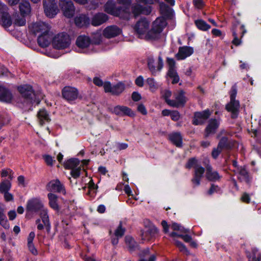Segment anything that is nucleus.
Here are the masks:
<instances>
[{
	"instance_id": "obj_40",
	"label": "nucleus",
	"mask_w": 261,
	"mask_h": 261,
	"mask_svg": "<svg viewBox=\"0 0 261 261\" xmlns=\"http://www.w3.org/2000/svg\"><path fill=\"white\" fill-rule=\"evenodd\" d=\"M149 250L148 248H146L144 250H143L140 254V259H139V261H155V256L154 255H151L149 259L147 260L146 259H144L143 257L146 256L147 254H149Z\"/></svg>"
},
{
	"instance_id": "obj_63",
	"label": "nucleus",
	"mask_w": 261,
	"mask_h": 261,
	"mask_svg": "<svg viewBox=\"0 0 261 261\" xmlns=\"http://www.w3.org/2000/svg\"><path fill=\"white\" fill-rule=\"evenodd\" d=\"M93 83L98 86H102L104 84L102 81L98 77H95L93 79Z\"/></svg>"
},
{
	"instance_id": "obj_7",
	"label": "nucleus",
	"mask_w": 261,
	"mask_h": 261,
	"mask_svg": "<svg viewBox=\"0 0 261 261\" xmlns=\"http://www.w3.org/2000/svg\"><path fill=\"white\" fill-rule=\"evenodd\" d=\"M237 90L235 85L233 86L230 92V101L226 106V110L232 113V117L235 118L237 117L240 108V103L238 100H236Z\"/></svg>"
},
{
	"instance_id": "obj_33",
	"label": "nucleus",
	"mask_w": 261,
	"mask_h": 261,
	"mask_svg": "<svg viewBox=\"0 0 261 261\" xmlns=\"http://www.w3.org/2000/svg\"><path fill=\"white\" fill-rule=\"evenodd\" d=\"M38 118L39 123L43 125L50 121V119L47 112L44 109H41L38 113Z\"/></svg>"
},
{
	"instance_id": "obj_10",
	"label": "nucleus",
	"mask_w": 261,
	"mask_h": 261,
	"mask_svg": "<svg viewBox=\"0 0 261 261\" xmlns=\"http://www.w3.org/2000/svg\"><path fill=\"white\" fill-rule=\"evenodd\" d=\"M18 90L21 93L22 96L24 97L28 102L32 104L39 103V100L34 99L35 97V94L33 91L32 87L29 85H24L18 87Z\"/></svg>"
},
{
	"instance_id": "obj_61",
	"label": "nucleus",
	"mask_w": 261,
	"mask_h": 261,
	"mask_svg": "<svg viewBox=\"0 0 261 261\" xmlns=\"http://www.w3.org/2000/svg\"><path fill=\"white\" fill-rule=\"evenodd\" d=\"M28 247L30 251L34 255L37 254V250L36 249L34 244L28 245Z\"/></svg>"
},
{
	"instance_id": "obj_64",
	"label": "nucleus",
	"mask_w": 261,
	"mask_h": 261,
	"mask_svg": "<svg viewBox=\"0 0 261 261\" xmlns=\"http://www.w3.org/2000/svg\"><path fill=\"white\" fill-rule=\"evenodd\" d=\"M138 110L143 115H146L147 114V111L145 107L142 104H140L138 107Z\"/></svg>"
},
{
	"instance_id": "obj_19",
	"label": "nucleus",
	"mask_w": 261,
	"mask_h": 261,
	"mask_svg": "<svg viewBox=\"0 0 261 261\" xmlns=\"http://www.w3.org/2000/svg\"><path fill=\"white\" fill-rule=\"evenodd\" d=\"M167 63L169 66L168 72V76L172 79L173 84L178 82L179 78L176 72L175 67V61L173 59L167 58Z\"/></svg>"
},
{
	"instance_id": "obj_60",
	"label": "nucleus",
	"mask_w": 261,
	"mask_h": 261,
	"mask_svg": "<svg viewBox=\"0 0 261 261\" xmlns=\"http://www.w3.org/2000/svg\"><path fill=\"white\" fill-rule=\"evenodd\" d=\"M136 84L139 87H142L144 85V79L142 76H138L136 81Z\"/></svg>"
},
{
	"instance_id": "obj_49",
	"label": "nucleus",
	"mask_w": 261,
	"mask_h": 261,
	"mask_svg": "<svg viewBox=\"0 0 261 261\" xmlns=\"http://www.w3.org/2000/svg\"><path fill=\"white\" fill-rule=\"evenodd\" d=\"M1 175H2V177H6V176H8L9 178L10 179H12L13 177L12 171L11 170H10V169H3L2 171Z\"/></svg>"
},
{
	"instance_id": "obj_16",
	"label": "nucleus",
	"mask_w": 261,
	"mask_h": 261,
	"mask_svg": "<svg viewBox=\"0 0 261 261\" xmlns=\"http://www.w3.org/2000/svg\"><path fill=\"white\" fill-rule=\"evenodd\" d=\"M174 99L168 100L167 103L172 107H179L183 106L187 101V98L185 96L183 91H179L174 95Z\"/></svg>"
},
{
	"instance_id": "obj_5",
	"label": "nucleus",
	"mask_w": 261,
	"mask_h": 261,
	"mask_svg": "<svg viewBox=\"0 0 261 261\" xmlns=\"http://www.w3.org/2000/svg\"><path fill=\"white\" fill-rule=\"evenodd\" d=\"M186 167L187 168L192 167L195 168L194 175L192 181L194 185L199 186L200 184L201 178L204 172V168L197 165V161L195 158H192L188 161L186 164Z\"/></svg>"
},
{
	"instance_id": "obj_56",
	"label": "nucleus",
	"mask_w": 261,
	"mask_h": 261,
	"mask_svg": "<svg viewBox=\"0 0 261 261\" xmlns=\"http://www.w3.org/2000/svg\"><path fill=\"white\" fill-rule=\"evenodd\" d=\"M103 86L106 92L111 93L113 86L111 85L110 82L104 83Z\"/></svg>"
},
{
	"instance_id": "obj_62",
	"label": "nucleus",
	"mask_w": 261,
	"mask_h": 261,
	"mask_svg": "<svg viewBox=\"0 0 261 261\" xmlns=\"http://www.w3.org/2000/svg\"><path fill=\"white\" fill-rule=\"evenodd\" d=\"M178 237L182 238L184 241L187 243H190L192 240V237L188 234L183 235V234H179L178 235Z\"/></svg>"
},
{
	"instance_id": "obj_11",
	"label": "nucleus",
	"mask_w": 261,
	"mask_h": 261,
	"mask_svg": "<svg viewBox=\"0 0 261 261\" xmlns=\"http://www.w3.org/2000/svg\"><path fill=\"white\" fill-rule=\"evenodd\" d=\"M147 65L151 74L155 75L162 70L163 67V61L160 56L156 60L153 57H149L147 60Z\"/></svg>"
},
{
	"instance_id": "obj_23",
	"label": "nucleus",
	"mask_w": 261,
	"mask_h": 261,
	"mask_svg": "<svg viewBox=\"0 0 261 261\" xmlns=\"http://www.w3.org/2000/svg\"><path fill=\"white\" fill-rule=\"evenodd\" d=\"M53 39L52 33L50 30L48 32L38 36L37 41L40 46L45 47L50 44L51 41H53Z\"/></svg>"
},
{
	"instance_id": "obj_34",
	"label": "nucleus",
	"mask_w": 261,
	"mask_h": 261,
	"mask_svg": "<svg viewBox=\"0 0 261 261\" xmlns=\"http://www.w3.org/2000/svg\"><path fill=\"white\" fill-rule=\"evenodd\" d=\"M234 171L238 174V178L240 180L246 182L249 181L248 172L245 167H238Z\"/></svg>"
},
{
	"instance_id": "obj_32",
	"label": "nucleus",
	"mask_w": 261,
	"mask_h": 261,
	"mask_svg": "<svg viewBox=\"0 0 261 261\" xmlns=\"http://www.w3.org/2000/svg\"><path fill=\"white\" fill-rule=\"evenodd\" d=\"M170 141L177 147L182 146V138L179 133H172L169 135Z\"/></svg>"
},
{
	"instance_id": "obj_27",
	"label": "nucleus",
	"mask_w": 261,
	"mask_h": 261,
	"mask_svg": "<svg viewBox=\"0 0 261 261\" xmlns=\"http://www.w3.org/2000/svg\"><path fill=\"white\" fill-rule=\"evenodd\" d=\"M219 121L215 119H211L205 130V137H208L212 134H214L219 125Z\"/></svg>"
},
{
	"instance_id": "obj_18",
	"label": "nucleus",
	"mask_w": 261,
	"mask_h": 261,
	"mask_svg": "<svg viewBox=\"0 0 261 261\" xmlns=\"http://www.w3.org/2000/svg\"><path fill=\"white\" fill-rule=\"evenodd\" d=\"M211 113V112L208 109L205 110L202 112L195 113L193 123L195 125L203 124L209 118Z\"/></svg>"
},
{
	"instance_id": "obj_39",
	"label": "nucleus",
	"mask_w": 261,
	"mask_h": 261,
	"mask_svg": "<svg viewBox=\"0 0 261 261\" xmlns=\"http://www.w3.org/2000/svg\"><path fill=\"white\" fill-rule=\"evenodd\" d=\"M11 184L9 180H4L0 184V192L6 193L10 190Z\"/></svg>"
},
{
	"instance_id": "obj_58",
	"label": "nucleus",
	"mask_w": 261,
	"mask_h": 261,
	"mask_svg": "<svg viewBox=\"0 0 261 261\" xmlns=\"http://www.w3.org/2000/svg\"><path fill=\"white\" fill-rule=\"evenodd\" d=\"M170 116L171 119L174 121L178 120L180 118V115L178 112L174 111L171 112Z\"/></svg>"
},
{
	"instance_id": "obj_37",
	"label": "nucleus",
	"mask_w": 261,
	"mask_h": 261,
	"mask_svg": "<svg viewBox=\"0 0 261 261\" xmlns=\"http://www.w3.org/2000/svg\"><path fill=\"white\" fill-rule=\"evenodd\" d=\"M195 23L198 29L203 31H207L211 28V26L202 19L196 20Z\"/></svg>"
},
{
	"instance_id": "obj_28",
	"label": "nucleus",
	"mask_w": 261,
	"mask_h": 261,
	"mask_svg": "<svg viewBox=\"0 0 261 261\" xmlns=\"http://www.w3.org/2000/svg\"><path fill=\"white\" fill-rule=\"evenodd\" d=\"M108 19V17L106 14L99 13L93 17L91 20V24L93 26H98L105 22Z\"/></svg>"
},
{
	"instance_id": "obj_46",
	"label": "nucleus",
	"mask_w": 261,
	"mask_h": 261,
	"mask_svg": "<svg viewBox=\"0 0 261 261\" xmlns=\"http://www.w3.org/2000/svg\"><path fill=\"white\" fill-rule=\"evenodd\" d=\"M146 83L149 85V88L151 91L156 90L159 87V85L153 78H148L146 80Z\"/></svg>"
},
{
	"instance_id": "obj_51",
	"label": "nucleus",
	"mask_w": 261,
	"mask_h": 261,
	"mask_svg": "<svg viewBox=\"0 0 261 261\" xmlns=\"http://www.w3.org/2000/svg\"><path fill=\"white\" fill-rule=\"evenodd\" d=\"M161 93L162 96L165 99L167 103L168 100H171L170 99H169V98L171 95V92L170 91H169V90H164L162 91Z\"/></svg>"
},
{
	"instance_id": "obj_54",
	"label": "nucleus",
	"mask_w": 261,
	"mask_h": 261,
	"mask_svg": "<svg viewBox=\"0 0 261 261\" xmlns=\"http://www.w3.org/2000/svg\"><path fill=\"white\" fill-rule=\"evenodd\" d=\"M43 159L48 165H52L54 162L53 158L48 155H43Z\"/></svg>"
},
{
	"instance_id": "obj_15",
	"label": "nucleus",
	"mask_w": 261,
	"mask_h": 261,
	"mask_svg": "<svg viewBox=\"0 0 261 261\" xmlns=\"http://www.w3.org/2000/svg\"><path fill=\"white\" fill-rule=\"evenodd\" d=\"M0 24L5 28H8L12 24V20L8 13V8L6 5L0 1Z\"/></svg>"
},
{
	"instance_id": "obj_52",
	"label": "nucleus",
	"mask_w": 261,
	"mask_h": 261,
	"mask_svg": "<svg viewBox=\"0 0 261 261\" xmlns=\"http://www.w3.org/2000/svg\"><path fill=\"white\" fill-rule=\"evenodd\" d=\"M233 36L234 37L233 40L232 41L233 44L236 45H240L241 44V41L238 38L237 31L234 29H233Z\"/></svg>"
},
{
	"instance_id": "obj_29",
	"label": "nucleus",
	"mask_w": 261,
	"mask_h": 261,
	"mask_svg": "<svg viewBox=\"0 0 261 261\" xmlns=\"http://www.w3.org/2000/svg\"><path fill=\"white\" fill-rule=\"evenodd\" d=\"M12 99V95L9 90L0 86V101L10 102Z\"/></svg>"
},
{
	"instance_id": "obj_36",
	"label": "nucleus",
	"mask_w": 261,
	"mask_h": 261,
	"mask_svg": "<svg viewBox=\"0 0 261 261\" xmlns=\"http://www.w3.org/2000/svg\"><path fill=\"white\" fill-rule=\"evenodd\" d=\"M39 213L40 217L44 225L46 227H49L50 223L47 209L44 207Z\"/></svg>"
},
{
	"instance_id": "obj_3",
	"label": "nucleus",
	"mask_w": 261,
	"mask_h": 261,
	"mask_svg": "<svg viewBox=\"0 0 261 261\" xmlns=\"http://www.w3.org/2000/svg\"><path fill=\"white\" fill-rule=\"evenodd\" d=\"M89 162V160H84L81 163L77 159H71L65 163L64 166L67 169H71L70 174L72 177L77 178L81 174L82 166L87 165Z\"/></svg>"
},
{
	"instance_id": "obj_41",
	"label": "nucleus",
	"mask_w": 261,
	"mask_h": 261,
	"mask_svg": "<svg viewBox=\"0 0 261 261\" xmlns=\"http://www.w3.org/2000/svg\"><path fill=\"white\" fill-rule=\"evenodd\" d=\"M125 243L130 250L135 249L137 246L136 242L130 236H126L125 237Z\"/></svg>"
},
{
	"instance_id": "obj_35",
	"label": "nucleus",
	"mask_w": 261,
	"mask_h": 261,
	"mask_svg": "<svg viewBox=\"0 0 261 261\" xmlns=\"http://www.w3.org/2000/svg\"><path fill=\"white\" fill-rule=\"evenodd\" d=\"M49 206L55 210H59V205L57 202L58 197L56 195L49 193L48 194Z\"/></svg>"
},
{
	"instance_id": "obj_44",
	"label": "nucleus",
	"mask_w": 261,
	"mask_h": 261,
	"mask_svg": "<svg viewBox=\"0 0 261 261\" xmlns=\"http://www.w3.org/2000/svg\"><path fill=\"white\" fill-rule=\"evenodd\" d=\"M222 192V191L219 186L212 184L211 188L207 192V194L212 195L214 193L221 194Z\"/></svg>"
},
{
	"instance_id": "obj_45",
	"label": "nucleus",
	"mask_w": 261,
	"mask_h": 261,
	"mask_svg": "<svg viewBox=\"0 0 261 261\" xmlns=\"http://www.w3.org/2000/svg\"><path fill=\"white\" fill-rule=\"evenodd\" d=\"M174 244L178 248L180 251L183 252L186 254H189V252L188 250L187 249L185 245L181 242L177 240H174Z\"/></svg>"
},
{
	"instance_id": "obj_25",
	"label": "nucleus",
	"mask_w": 261,
	"mask_h": 261,
	"mask_svg": "<svg viewBox=\"0 0 261 261\" xmlns=\"http://www.w3.org/2000/svg\"><path fill=\"white\" fill-rule=\"evenodd\" d=\"M194 52L192 47L184 46L179 48L178 51L176 55L177 60H184L190 56Z\"/></svg>"
},
{
	"instance_id": "obj_55",
	"label": "nucleus",
	"mask_w": 261,
	"mask_h": 261,
	"mask_svg": "<svg viewBox=\"0 0 261 261\" xmlns=\"http://www.w3.org/2000/svg\"><path fill=\"white\" fill-rule=\"evenodd\" d=\"M258 250L256 248H254L252 249L253 254L248 255V260L249 261H258L256 259V257L255 256V253L257 252Z\"/></svg>"
},
{
	"instance_id": "obj_31",
	"label": "nucleus",
	"mask_w": 261,
	"mask_h": 261,
	"mask_svg": "<svg viewBox=\"0 0 261 261\" xmlns=\"http://www.w3.org/2000/svg\"><path fill=\"white\" fill-rule=\"evenodd\" d=\"M75 23L78 27L87 26L90 23L89 18L85 15H80L75 18Z\"/></svg>"
},
{
	"instance_id": "obj_57",
	"label": "nucleus",
	"mask_w": 261,
	"mask_h": 261,
	"mask_svg": "<svg viewBox=\"0 0 261 261\" xmlns=\"http://www.w3.org/2000/svg\"><path fill=\"white\" fill-rule=\"evenodd\" d=\"M222 148H219V146H218L217 148H214L213 149L212 153V156L214 159H216L218 157V156L219 155V154L221 152V151H222Z\"/></svg>"
},
{
	"instance_id": "obj_50",
	"label": "nucleus",
	"mask_w": 261,
	"mask_h": 261,
	"mask_svg": "<svg viewBox=\"0 0 261 261\" xmlns=\"http://www.w3.org/2000/svg\"><path fill=\"white\" fill-rule=\"evenodd\" d=\"M125 229L122 228L121 225H119L115 231V236L117 238H121L124 234Z\"/></svg>"
},
{
	"instance_id": "obj_48",
	"label": "nucleus",
	"mask_w": 261,
	"mask_h": 261,
	"mask_svg": "<svg viewBox=\"0 0 261 261\" xmlns=\"http://www.w3.org/2000/svg\"><path fill=\"white\" fill-rule=\"evenodd\" d=\"M25 16H17L14 20V24L18 26L24 25L26 23Z\"/></svg>"
},
{
	"instance_id": "obj_38",
	"label": "nucleus",
	"mask_w": 261,
	"mask_h": 261,
	"mask_svg": "<svg viewBox=\"0 0 261 261\" xmlns=\"http://www.w3.org/2000/svg\"><path fill=\"white\" fill-rule=\"evenodd\" d=\"M124 88V85L122 83H118L113 86L111 93L113 95H118L123 91Z\"/></svg>"
},
{
	"instance_id": "obj_53",
	"label": "nucleus",
	"mask_w": 261,
	"mask_h": 261,
	"mask_svg": "<svg viewBox=\"0 0 261 261\" xmlns=\"http://www.w3.org/2000/svg\"><path fill=\"white\" fill-rule=\"evenodd\" d=\"M227 138L225 137H222L219 144H218V145L219 146V148H222V149L225 147L227 145Z\"/></svg>"
},
{
	"instance_id": "obj_13",
	"label": "nucleus",
	"mask_w": 261,
	"mask_h": 261,
	"mask_svg": "<svg viewBox=\"0 0 261 261\" xmlns=\"http://www.w3.org/2000/svg\"><path fill=\"white\" fill-rule=\"evenodd\" d=\"M105 11L111 15L127 18V16H123V13H125L126 11L116 8L115 7V3L113 0H109L107 2L105 6Z\"/></svg>"
},
{
	"instance_id": "obj_12",
	"label": "nucleus",
	"mask_w": 261,
	"mask_h": 261,
	"mask_svg": "<svg viewBox=\"0 0 261 261\" xmlns=\"http://www.w3.org/2000/svg\"><path fill=\"white\" fill-rule=\"evenodd\" d=\"M59 6L66 17L71 18L74 15L75 8L71 1L59 0Z\"/></svg>"
},
{
	"instance_id": "obj_1",
	"label": "nucleus",
	"mask_w": 261,
	"mask_h": 261,
	"mask_svg": "<svg viewBox=\"0 0 261 261\" xmlns=\"http://www.w3.org/2000/svg\"><path fill=\"white\" fill-rule=\"evenodd\" d=\"M166 25L167 22L164 17H158L153 21L151 29H149L150 22L146 18H143L136 22L134 29L140 38L147 40H156L160 37L161 33Z\"/></svg>"
},
{
	"instance_id": "obj_24",
	"label": "nucleus",
	"mask_w": 261,
	"mask_h": 261,
	"mask_svg": "<svg viewBox=\"0 0 261 261\" xmlns=\"http://www.w3.org/2000/svg\"><path fill=\"white\" fill-rule=\"evenodd\" d=\"M47 189L50 192L65 194L64 188L58 179L50 181L47 185Z\"/></svg>"
},
{
	"instance_id": "obj_47",
	"label": "nucleus",
	"mask_w": 261,
	"mask_h": 261,
	"mask_svg": "<svg viewBox=\"0 0 261 261\" xmlns=\"http://www.w3.org/2000/svg\"><path fill=\"white\" fill-rule=\"evenodd\" d=\"M97 186L95 185L92 179H90L89 182V192L88 194H91L92 196H94L96 193V190L97 189Z\"/></svg>"
},
{
	"instance_id": "obj_20",
	"label": "nucleus",
	"mask_w": 261,
	"mask_h": 261,
	"mask_svg": "<svg viewBox=\"0 0 261 261\" xmlns=\"http://www.w3.org/2000/svg\"><path fill=\"white\" fill-rule=\"evenodd\" d=\"M157 232L156 228L150 223L148 226H145V229L142 232V239L144 241H149L154 237Z\"/></svg>"
},
{
	"instance_id": "obj_42",
	"label": "nucleus",
	"mask_w": 261,
	"mask_h": 261,
	"mask_svg": "<svg viewBox=\"0 0 261 261\" xmlns=\"http://www.w3.org/2000/svg\"><path fill=\"white\" fill-rule=\"evenodd\" d=\"M102 36L100 32H97L93 34L92 43L95 47V45L100 44L102 41Z\"/></svg>"
},
{
	"instance_id": "obj_8",
	"label": "nucleus",
	"mask_w": 261,
	"mask_h": 261,
	"mask_svg": "<svg viewBox=\"0 0 261 261\" xmlns=\"http://www.w3.org/2000/svg\"><path fill=\"white\" fill-rule=\"evenodd\" d=\"M29 30L32 34L38 36L48 32L50 30V26L45 22L38 21L30 24Z\"/></svg>"
},
{
	"instance_id": "obj_59",
	"label": "nucleus",
	"mask_w": 261,
	"mask_h": 261,
	"mask_svg": "<svg viewBox=\"0 0 261 261\" xmlns=\"http://www.w3.org/2000/svg\"><path fill=\"white\" fill-rule=\"evenodd\" d=\"M35 236V232L33 231L31 232L27 239L28 245L33 244V242Z\"/></svg>"
},
{
	"instance_id": "obj_6",
	"label": "nucleus",
	"mask_w": 261,
	"mask_h": 261,
	"mask_svg": "<svg viewBox=\"0 0 261 261\" xmlns=\"http://www.w3.org/2000/svg\"><path fill=\"white\" fill-rule=\"evenodd\" d=\"M71 44V39L69 36L66 33H60L53 39V45L55 48L64 49L69 47Z\"/></svg>"
},
{
	"instance_id": "obj_43",
	"label": "nucleus",
	"mask_w": 261,
	"mask_h": 261,
	"mask_svg": "<svg viewBox=\"0 0 261 261\" xmlns=\"http://www.w3.org/2000/svg\"><path fill=\"white\" fill-rule=\"evenodd\" d=\"M171 228L173 230H176L179 232L186 233L189 231V229H186L182 226L180 225L179 224L176 223H172L171 225Z\"/></svg>"
},
{
	"instance_id": "obj_26",
	"label": "nucleus",
	"mask_w": 261,
	"mask_h": 261,
	"mask_svg": "<svg viewBox=\"0 0 261 261\" xmlns=\"http://www.w3.org/2000/svg\"><path fill=\"white\" fill-rule=\"evenodd\" d=\"M111 111L113 113L119 116H123L124 115L129 116H135L134 113L131 109L125 106H117L114 107Z\"/></svg>"
},
{
	"instance_id": "obj_22",
	"label": "nucleus",
	"mask_w": 261,
	"mask_h": 261,
	"mask_svg": "<svg viewBox=\"0 0 261 261\" xmlns=\"http://www.w3.org/2000/svg\"><path fill=\"white\" fill-rule=\"evenodd\" d=\"M208 161L206 160L204 162V164L206 165V174L205 176L206 178L212 181H216L219 180L221 178V176L219 175V174L216 171H214L212 169V167L209 165H207V163H208Z\"/></svg>"
},
{
	"instance_id": "obj_14",
	"label": "nucleus",
	"mask_w": 261,
	"mask_h": 261,
	"mask_svg": "<svg viewBox=\"0 0 261 261\" xmlns=\"http://www.w3.org/2000/svg\"><path fill=\"white\" fill-rule=\"evenodd\" d=\"M44 208V205L40 198H33L27 201L26 209L30 213H39Z\"/></svg>"
},
{
	"instance_id": "obj_30",
	"label": "nucleus",
	"mask_w": 261,
	"mask_h": 261,
	"mask_svg": "<svg viewBox=\"0 0 261 261\" xmlns=\"http://www.w3.org/2000/svg\"><path fill=\"white\" fill-rule=\"evenodd\" d=\"M19 10L22 15H29L31 11L30 3L28 1L22 0L19 5Z\"/></svg>"
},
{
	"instance_id": "obj_21",
	"label": "nucleus",
	"mask_w": 261,
	"mask_h": 261,
	"mask_svg": "<svg viewBox=\"0 0 261 261\" xmlns=\"http://www.w3.org/2000/svg\"><path fill=\"white\" fill-rule=\"evenodd\" d=\"M122 33V30L117 25H110L103 31V35L108 38L116 37Z\"/></svg>"
},
{
	"instance_id": "obj_17",
	"label": "nucleus",
	"mask_w": 261,
	"mask_h": 261,
	"mask_svg": "<svg viewBox=\"0 0 261 261\" xmlns=\"http://www.w3.org/2000/svg\"><path fill=\"white\" fill-rule=\"evenodd\" d=\"M78 95L77 90L74 87L67 86L62 90L63 98L70 102L77 99Z\"/></svg>"
},
{
	"instance_id": "obj_4",
	"label": "nucleus",
	"mask_w": 261,
	"mask_h": 261,
	"mask_svg": "<svg viewBox=\"0 0 261 261\" xmlns=\"http://www.w3.org/2000/svg\"><path fill=\"white\" fill-rule=\"evenodd\" d=\"M76 44L79 47V51L81 53L91 54L97 51L88 36L84 35L79 36L76 39Z\"/></svg>"
},
{
	"instance_id": "obj_2",
	"label": "nucleus",
	"mask_w": 261,
	"mask_h": 261,
	"mask_svg": "<svg viewBox=\"0 0 261 261\" xmlns=\"http://www.w3.org/2000/svg\"><path fill=\"white\" fill-rule=\"evenodd\" d=\"M138 4L133 6L132 11L133 13L137 15L140 13L144 14H148L151 12V8L148 6H143L141 4H153L154 3H158L159 0H136ZM168 4L173 6L175 5V0H165Z\"/></svg>"
},
{
	"instance_id": "obj_9",
	"label": "nucleus",
	"mask_w": 261,
	"mask_h": 261,
	"mask_svg": "<svg viewBox=\"0 0 261 261\" xmlns=\"http://www.w3.org/2000/svg\"><path fill=\"white\" fill-rule=\"evenodd\" d=\"M43 5L44 13L48 17H54L59 12L57 0H43Z\"/></svg>"
}]
</instances>
